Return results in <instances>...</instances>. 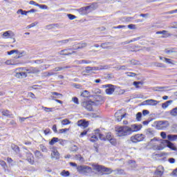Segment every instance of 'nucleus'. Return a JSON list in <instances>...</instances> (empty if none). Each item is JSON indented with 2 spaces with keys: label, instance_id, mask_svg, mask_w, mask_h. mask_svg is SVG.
<instances>
[{
  "label": "nucleus",
  "instance_id": "f257e3e1",
  "mask_svg": "<svg viewBox=\"0 0 177 177\" xmlns=\"http://www.w3.org/2000/svg\"><path fill=\"white\" fill-rule=\"evenodd\" d=\"M150 143L152 149L155 151L163 150L167 147L165 140L153 138Z\"/></svg>",
  "mask_w": 177,
  "mask_h": 177
},
{
  "label": "nucleus",
  "instance_id": "f03ea898",
  "mask_svg": "<svg viewBox=\"0 0 177 177\" xmlns=\"http://www.w3.org/2000/svg\"><path fill=\"white\" fill-rule=\"evenodd\" d=\"M94 170H96L100 175H110L113 173L111 168L106 167L105 166L92 165Z\"/></svg>",
  "mask_w": 177,
  "mask_h": 177
},
{
  "label": "nucleus",
  "instance_id": "7ed1b4c3",
  "mask_svg": "<svg viewBox=\"0 0 177 177\" xmlns=\"http://www.w3.org/2000/svg\"><path fill=\"white\" fill-rule=\"evenodd\" d=\"M131 130L128 129V126H121L115 128L116 136L118 137L129 136L131 134Z\"/></svg>",
  "mask_w": 177,
  "mask_h": 177
},
{
  "label": "nucleus",
  "instance_id": "20e7f679",
  "mask_svg": "<svg viewBox=\"0 0 177 177\" xmlns=\"http://www.w3.org/2000/svg\"><path fill=\"white\" fill-rule=\"evenodd\" d=\"M77 171L84 175L93 174V169L89 166L81 165L77 167Z\"/></svg>",
  "mask_w": 177,
  "mask_h": 177
},
{
  "label": "nucleus",
  "instance_id": "39448f33",
  "mask_svg": "<svg viewBox=\"0 0 177 177\" xmlns=\"http://www.w3.org/2000/svg\"><path fill=\"white\" fill-rule=\"evenodd\" d=\"M145 139V136L142 133L140 134H136L133 136L131 137L130 140L133 142V143H138L140 142L143 141Z\"/></svg>",
  "mask_w": 177,
  "mask_h": 177
},
{
  "label": "nucleus",
  "instance_id": "423d86ee",
  "mask_svg": "<svg viewBox=\"0 0 177 177\" xmlns=\"http://www.w3.org/2000/svg\"><path fill=\"white\" fill-rule=\"evenodd\" d=\"M81 106L88 111H93V106L95 104L91 100L84 101L81 103Z\"/></svg>",
  "mask_w": 177,
  "mask_h": 177
},
{
  "label": "nucleus",
  "instance_id": "0eeeda50",
  "mask_svg": "<svg viewBox=\"0 0 177 177\" xmlns=\"http://www.w3.org/2000/svg\"><path fill=\"white\" fill-rule=\"evenodd\" d=\"M103 88H106L105 89V93L108 95H111L116 89V86H113L112 84H105L103 86Z\"/></svg>",
  "mask_w": 177,
  "mask_h": 177
},
{
  "label": "nucleus",
  "instance_id": "6e6552de",
  "mask_svg": "<svg viewBox=\"0 0 177 177\" xmlns=\"http://www.w3.org/2000/svg\"><path fill=\"white\" fill-rule=\"evenodd\" d=\"M169 123L167 120H161L158 122L156 127L158 130H165L168 128Z\"/></svg>",
  "mask_w": 177,
  "mask_h": 177
},
{
  "label": "nucleus",
  "instance_id": "1a4fd4ad",
  "mask_svg": "<svg viewBox=\"0 0 177 177\" xmlns=\"http://www.w3.org/2000/svg\"><path fill=\"white\" fill-rule=\"evenodd\" d=\"M26 160L30 165H35V156L31 152H26Z\"/></svg>",
  "mask_w": 177,
  "mask_h": 177
},
{
  "label": "nucleus",
  "instance_id": "9d476101",
  "mask_svg": "<svg viewBox=\"0 0 177 177\" xmlns=\"http://www.w3.org/2000/svg\"><path fill=\"white\" fill-rule=\"evenodd\" d=\"M94 101H92L94 103L95 106L102 104L105 102V99L102 95H96L94 97Z\"/></svg>",
  "mask_w": 177,
  "mask_h": 177
},
{
  "label": "nucleus",
  "instance_id": "9b49d317",
  "mask_svg": "<svg viewBox=\"0 0 177 177\" xmlns=\"http://www.w3.org/2000/svg\"><path fill=\"white\" fill-rule=\"evenodd\" d=\"M77 126L85 129L89 127V122L84 119H81L77 121Z\"/></svg>",
  "mask_w": 177,
  "mask_h": 177
},
{
  "label": "nucleus",
  "instance_id": "f8f14e48",
  "mask_svg": "<svg viewBox=\"0 0 177 177\" xmlns=\"http://www.w3.org/2000/svg\"><path fill=\"white\" fill-rule=\"evenodd\" d=\"M74 50H75V49H73V48L64 49V50H62L61 51H59V55H64V56H68V55L75 54V51H74Z\"/></svg>",
  "mask_w": 177,
  "mask_h": 177
},
{
  "label": "nucleus",
  "instance_id": "ddd939ff",
  "mask_svg": "<svg viewBox=\"0 0 177 177\" xmlns=\"http://www.w3.org/2000/svg\"><path fill=\"white\" fill-rule=\"evenodd\" d=\"M126 116L127 113H122V110H118V112L115 113V118L118 122H122V119Z\"/></svg>",
  "mask_w": 177,
  "mask_h": 177
},
{
  "label": "nucleus",
  "instance_id": "4468645a",
  "mask_svg": "<svg viewBox=\"0 0 177 177\" xmlns=\"http://www.w3.org/2000/svg\"><path fill=\"white\" fill-rule=\"evenodd\" d=\"M127 129L130 130V133L132 134L134 132L138 131L141 129V127L136 124H131V127H127Z\"/></svg>",
  "mask_w": 177,
  "mask_h": 177
},
{
  "label": "nucleus",
  "instance_id": "2eb2a0df",
  "mask_svg": "<svg viewBox=\"0 0 177 177\" xmlns=\"http://www.w3.org/2000/svg\"><path fill=\"white\" fill-rule=\"evenodd\" d=\"M14 53H16L17 55H18L17 59H19L23 57V55L24 54V51L20 52L18 50H12L11 51L7 52V54H8L9 55H13Z\"/></svg>",
  "mask_w": 177,
  "mask_h": 177
},
{
  "label": "nucleus",
  "instance_id": "dca6fc26",
  "mask_svg": "<svg viewBox=\"0 0 177 177\" xmlns=\"http://www.w3.org/2000/svg\"><path fill=\"white\" fill-rule=\"evenodd\" d=\"M15 77L17 78H26L27 77V73L26 72L24 71H17V72L15 74Z\"/></svg>",
  "mask_w": 177,
  "mask_h": 177
},
{
  "label": "nucleus",
  "instance_id": "f3484780",
  "mask_svg": "<svg viewBox=\"0 0 177 177\" xmlns=\"http://www.w3.org/2000/svg\"><path fill=\"white\" fill-rule=\"evenodd\" d=\"M3 37L5 39H9V38L12 39V37H15V33L12 30H8L3 32Z\"/></svg>",
  "mask_w": 177,
  "mask_h": 177
},
{
  "label": "nucleus",
  "instance_id": "a211bd4d",
  "mask_svg": "<svg viewBox=\"0 0 177 177\" xmlns=\"http://www.w3.org/2000/svg\"><path fill=\"white\" fill-rule=\"evenodd\" d=\"M144 103H145L146 105L154 106L158 104V102L156 100H147L144 101Z\"/></svg>",
  "mask_w": 177,
  "mask_h": 177
},
{
  "label": "nucleus",
  "instance_id": "6ab92c4d",
  "mask_svg": "<svg viewBox=\"0 0 177 177\" xmlns=\"http://www.w3.org/2000/svg\"><path fill=\"white\" fill-rule=\"evenodd\" d=\"M164 167L162 166L160 169H157L156 171H154V175L158 176L160 177H162L164 175Z\"/></svg>",
  "mask_w": 177,
  "mask_h": 177
},
{
  "label": "nucleus",
  "instance_id": "aec40b11",
  "mask_svg": "<svg viewBox=\"0 0 177 177\" xmlns=\"http://www.w3.org/2000/svg\"><path fill=\"white\" fill-rule=\"evenodd\" d=\"M11 149L13 151H15L16 153V154L17 155H20V148L19 147L18 145L14 144V143H12L11 144Z\"/></svg>",
  "mask_w": 177,
  "mask_h": 177
},
{
  "label": "nucleus",
  "instance_id": "412c9836",
  "mask_svg": "<svg viewBox=\"0 0 177 177\" xmlns=\"http://www.w3.org/2000/svg\"><path fill=\"white\" fill-rule=\"evenodd\" d=\"M51 95H53V96H51V98H53V100L59 99L60 97H63L62 94L57 92H51Z\"/></svg>",
  "mask_w": 177,
  "mask_h": 177
},
{
  "label": "nucleus",
  "instance_id": "4be33fe9",
  "mask_svg": "<svg viewBox=\"0 0 177 177\" xmlns=\"http://www.w3.org/2000/svg\"><path fill=\"white\" fill-rule=\"evenodd\" d=\"M21 71L26 73L27 74H32L31 68H30L29 69H27L26 67H21V68H17L16 69V71Z\"/></svg>",
  "mask_w": 177,
  "mask_h": 177
},
{
  "label": "nucleus",
  "instance_id": "5701e85b",
  "mask_svg": "<svg viewBox=\"0 0 177 177\" xmlns=\"http://www.w3.org/2000/svg\"><path fill=\"white\" fill-rule=\"evenodd\" d=\"M87 46V44L86 42H80L77 44V46L74 49L75 50L82 49L86 48Z\"/></svg>",
  "mask_w": 177,
  "mask_h": 177
},
{
  "label": "nucleus",
  "instance_id": "b1692460",
  "mask_svg": "<svg viewBox=\"0 0 177 177\" xmlns=\"http://www.w3.org/2000/svg\"><path fill=\"white\" fill-rule=\"evenodd\" d=\"M51 157L55 158L56 160H58L59 158V153L57 151V149H54L53 151V152L51 153Z\"/></svg>",
  "mask_w": 177,
  "mask_h": 177
},
{
  "label": "nucleus",
  "instance_id": "393cba45",
  "mask_svg": "<svg viewBox=\"0 0 177 177\" xmlns=\"http://www.w3.org/2000/svg\"><path fill=\"white\" fill-rule=\"evenodd\" d=\"M165 144L167 145L168 148L171 149V150H176V148L174 147V144L169 142L167 140H165Z\"/></svg>",
  "mask_w": 177,
  "mask_h": 177
},
{
  "label": "nucleus",
  "instance_id": "a878e982",
  "mask_svg": "<svg viewBox=\"0 0 177 177\" xmlns=\"http://www.w3.org/2000/svg\"><path fill=\"white\" fill-rule=\"evenodd\" d=\"M1 113L3 114V116L4 117H12V114L10 113V111L8 109L3 110L1 111Z\"/></svg>",
  "mask_w": 177,
  "mask_h": 177
},
{
  "label": "nucleus",
  "instance_id": "bb28decb",
  "mask_svg": "<svg viewBox=\"0 0 177 177\" xmlns=\"http://www.w3.org/2000/svg\"><path fill=\"white\" fill-rule=\"evenodd\" d=\"M172 102H173V100L166 101L165 103L162 104V109H166L167 107H169V105L171 104Z\"/></svg>",
  "mask_w": 177,
  "mask_h": 177
},
{
  "label": "nucleus",
  "instance_id": "cd10ccee",
  "mask_svg": "<svg viewBox=\"0 0 177 177\" xmlns=\"http://www.w3.org/2000/svg\"><path fill=\"white\" fill-rule=\"evenodd\" d=\"M71 123V122L68 119H64L61 121V124L62 126H67L69 125Z\"/></svg>",
  "mask_w": 177,
  "mask_h": 177
},
{
  "label": "nucleus",
  "instance_id": "c85d7f7f",
  "mask_svg": "<svg viewBox=\"0 0 177 177\" xmlns=\"http://www.w3.org/2000/svg\"><path fill=\"white\" fill-rule=\"evenodd\" d=\"M176 48H170L169 50L166 49L165 50V53L166 54H171V53H176Z\"/></svg>",
  "mask_w": 177,
  "mask_h": 177
},
{
  "label": "nucleus",
  "instance_id": "c756f323",
  "mask_svg": "<svg viewBox=\"0 0 177 177\" xmlns=\"http://www.w3.org/2000/svg\"><path fill=\"white\" fill-rule=\"evenodd\" d=\"M167 138L169 139V140L170 141H174V140H177V135H168Z\"/></svg>",
  "mask_w": 177,
  "mask_h": 177
},
{
  "label": "nucleus",
  "instance_id": "7c9ffc66",
  "mask_svg": "<svg viewBox=\"0 0 177 177\" xmlns=\"http://www.w3.org/2000/svg\"><path fill=\"white\" fill-rule=\"evenodd\" d=\"M59 141V138H53V139L50 140L49 142V145L50 146H53L55 144H56Z\"/></svg>",
  "mask_w": 177,
  "mask_h": 177
},
{
  "label": "nucleus",
  "instance_id": "2f4dec72",
  "mask_svg": "<svg viewBox=\"0 0 177 177\" xmlns=\"http://www.w3.org/2000/svg\"><path fill=\"white\" fill-rule=\"evenodd\" d=\"M113 138V135L111 134V132L106 133L105 136V140H111Z\"/></svg>",
  "mask_w": 177,
  "mask_h": 177
},
{
  "label": "nucleus",
  "instance_id": "473e14b6",
  "mask_svg": "<svg viewBox=\"0 0 177 177\" xmlns=\"http://www.w3.org/2000/svg\"><path fill=\"white\" fill-rule=\"evenodd\" d=\"M35 157H36L37 159H39L42 156V153L39 151H34Z\"/></svg>",
  "mask_w": 177,
  "mask_h": 177
},
{
  "label": "nucleus",
  "instance_id": "72a5a7b5",
  "mask_svg": "<svg viewBox=\"0 0 177 177\" xmlns=\"http://www.w3.org/2000/svg\"><path fill=\"white\" fill-rule=\"evenodd\" d=\"M114 171L115 172V175H123L124 174V171L122 169H116Z\"/></svg>",
  "mask_w": 177,
  "mask_h": 177
},
{
  "label": "nucleus",
  "instance_id": "f704fd0d",
  "mask_svg": "<svg viewBox=\"0 0 177 177\" xmlns=\"http://www.w3.org/2000/svg\"><path fill=\"white\" fill-rule=\"evenodd\" d=\"M110 144L112 145L113 146H116L118 142H117V139L116 138H112L109 140Z\"/></svg>",
  "mask_w": 177,
  "mask_h": 177
},
{
  "label": "nucleus",
  "instance_id": "c9c22d12",
  "mask_svg": "<svg viewBox=\"0 0 177 177\" xmlns=\"http://www.w3.org/2000/svg\"><path fill=\"white\" fill-rule=\"evenodd\" d=\"M31 74H37L39 73V70H38L37 68L31 67Z\"/></svg>",
  "mask_w": 177,
  "mask_h": 177
},
{
  "label": "nucleus",
  "instance_id": "e433bc0d",
  "mask_svg": "<svg viewBox=\"0 0 177 177\" xmlns=\"http://www.w3.org/2000/svg\"><path fill=\"white\" fill-rule=\"evenodd\" d=\"M97 140H98V138H97V137L96 135H93V136H91V138L89 139V141H91V142H97Z\"/></svg>",
  "mask_w": 177,
  "mask_h": 177
},
{
  "label": "nucleus",
  "instance_id": "4c0bfd02",
  "mask_svg": "<svg viewBox=\"0 0 177 177\" xmlns=\"http://www.w3.org/2000/svg\"><path fill=\"white\" fill-rule=\"evenodd\" d=\"M68 68H70V66L56 67L55 68V71L58 72V71H62L63 69H68Z\"/></svg>",
  "mask_w": 177,
  "mask_h": 177
},
{
  "label": "nucleus",
  "instance_id": "58836bf2",
  "mask_svg": "<svg viewBox=\"0 0 177 177\" xmlns=\"http://www.w3.org/2000/svg\"><path fill=\"white\" fill-rule=\"evenodd\" d=\"M69 175H70V172L68 171L64 170L61 172V176H62L67 177V176H69Z\"/></svg>",
  "mask_w": 177,
  "mask_h": 177
},
{
  "label": "nucleus",
  "instance_id": "ea45409f",
  "mask_svg": "<svg viewBox=\"0 0 177 177\" xmlns=\"http://www.w3.org/2000/svg\"><path fill=\"white\" fill-rule=\"evenodd\" d=\"M72 102L75 103V104H80L79 99L77 97H72Z\"/></svg>",
  "mask_w": 177,
  "mask_h": 177
},
{
  "label": "nucleus",
  "instance_id": "a19ab883",
  "mask_svg": "<svg viewBox=\"0 0 177 177\" xmlns=\"http://www.w3.org/2000/svg\"><path fill=\"white\" fill-rule=\"evenodd\" d=\"M88 95V91L84 90L82 93H81V97H87Z\"/></svg>",
  "mask_w": 177,
  "mask_h": 177
},
{
  "label": "nucleus",
  "instance_id": "79ce46f5",
  "mask_svg": "<svg viewBox=\"0 0 177 177\" xmlns=\"http://www.w3.org/2000/svg\"><path fill=\"white\" fill-rule=\"evenodd\" d=\"M142 119V113L140 112L136 113V120L140 122Z\"/></svg>",
  "mask_w": 177,
  "mask_h": 177
},
{
  "label": "nucleus",
  "instance_id": "37998d69",
  "mask_svg": "<svg viewBox=\"0 0 177 177\" xmlns=\"http://www.w3.org/2000/svg\"><path fill=\"white\" fill-rule=\"evenodd\" d=\"M78 149H79V148L76 145H72L71 147V151H73V152H75V151H78Z\"/></svg>",
  "mask_w": 177,
  "mask_h": 177
},
{
  "label": "nucleus",
  "instance_id": "c03bdc74",
  "mask_svg": "<svg viewBox=\"0 0 177 177\" xmlns=\"http://www.w3.org/2000/svg\"><path fill=\"white\" fill-rule=\"evenodd\" d=\"M28 12H29L23 10H21V9H19V10H17V14L21 13V15H26L27 13H28Z\"/></svg>",
  "mask_w": 177,
  "mask_h": 177
},
{
  "label": "nucleus",
  "instance_id": "a18cd8bd",
  "mask_svg": "<svg viewBox=\"0 0 177 177\" xmlns=\"http://www.w3.org/2000/svg\"><path fill=\"white\" fill-rule=\"evenodd\" d=\"M140 84L143 85V82H133V85L136 86V88H140Z\"/></svg>",
  "mask_w": 177,
  "mask_h": 177
},
{
  "label": "nucleus",
  "instance_id": "49530a36",
  "mask_svg": "<svg viewBox=\"0 0 177 177\" xmlns=\"http://www.w3.org/2000/svg\"><path fill=\"white\" fill-rule=\"evenodd\" d=\"M127 77H135L136 76V74L133 72H127Z\"/></svg>",
  "mask_w": 177,
  "mask_h": 177
},
{
  "label": "nucleus",
  "instance_id": "de8ad7c7",
  "mask_svg": "<svg viewBox=\"0 0 177 177\" xmlns=\"http://www.w3.org/2000/svg\"><path fill=\"white\" fill-rule=\"evenodd\" d=\"M171 115L175 117L177 116V108H175L171 111Z\"/></svg>",
  "mask_w": 177,
  "mask_h": 177
},
{
  "label": "nucleus",
  "instance_id": "09e8293b",
  "mask_svg": "<svg viewBox=\"0 0 177 177\" xmlns=\"http://www.w3.org/2000/svg\"><path fill=\"white\" fill-rule=\"evenodd\" d=\"M67 17L68 18H69L70 20H74L76 19V16L71 14H68Z\"/></svg>",
  "mask_w": 177,
  "mask_h": 177
},
{
  "label": "nucleus",
  "instance_id": "8fccbe9b",
  "mask_svg": "<svg viewBox=\"0 0 177 177\" xmlns=\"http://www.w3.org/2000/svg\"><path fill=\"white\" fill-rule=\"evenodd\" d=\"M42 109L43 110L45 111V112H52V108H47V107H45V106H42Z\"/></svg>",
  "mask_w": 177,
  "mask_h": 177
},
{
  "label": "nucleus",
  "instance_id": "3c124183",
  "mask_svg": "<svg viewBox=\"0 0 177 177\" xmlns=\"http://www.w3.org/2000/svg\"><path fill=\"white\" fill-rule=\"evenodd\" d=\"M88 132V130H84V131L80 133V137L82 138V137L86 136Z\"/></svg>",
  "mask_w": 177,
  "mask_h": 177
},
{
  "label": "nucleus",
  "instance_id": "603ef678",
  "mask_svg": "<svg viewBox=\"0 0 177 177\" xmlns=\"http://www.w3.org/2000/svg\"><path fill=\"white\" fill-rule=\"evenodd\" d=\"M100 134H101V133H100V129H96V130L94 131L93 136H96L97 137V136H100Z\"/></svg>",
  "mask_w": 177,
  "mask_h": 177
},
{
  "label": "nucleus",
  "instance_id": "864d4df0",
  "mask_svg": "<svg viewBox=\"0 0 177 177\" xmlns=\"http://www.w3.org/2000/svg\"><path fill=\"white\" fill-rule=\"evenodd\" d=\"M69 131V129H61L59 130V133L62 134Z\"/></svg>",
  "mask_w": 177,
  "mask_h": 177
},
{
  "label": "nucleus",
  "instance_id": "5fc2aeb1",
  "mask_svg": "<svg viewBox=\"0 0 177 177\" xmlns=\"http://www.w3.org/2000/svg\"><path fill=\"white\" fill-rule=\"evenodd\" d=\"M136 26L135 24H129L127 26V28H129L130 30H135L136 28Z\"/></svg>",
  "mask_w": 177,
  "mask_h": 177
},
{
  "label": "nucleus",
  "instance_id": "6e6d98bb",
  "mask_svg": "<svg viewBox=\"0 0 177 177\" xmlns=\"http://www.w3.org/2000/svg\"><path fill=\"white\" fill-rule=\"evenodd\" d=\"M165 61L166 63L169 64H173V61L171 60V59H168L165 57Z\"/></svg>",
  "mask_w": 177,
  "mask_h": 177
},
{
  "label": "nucleus",
  "instance_id": "4d7b16f0",
  "mask_svg": "<svg viewBox=\"0 0 177 177\" xmlns=\"http://www.w3.org/2000/svg\"><path fill=\"white\" fill-rule=\"evenodd\" d=\"M39 148L41 149L42 151H47L46 147L44 145H39Z\"/></svg>",
  "mask_w": 177,
  "mask_h": 177
},
{
  "label": "nucleus",
  "instance_id": "13d9d810",
  "mask_svg": "<svg viewBox=\"0 0 177 177\" xmlns=\"http://www.w3.org/2000/svg\"><path fill=\"white\" fill-rule=\"evenodd\" d=\"M44 133L45 136L48 135L49 133H50V129H46L45 130H44Z\"/></svg>",
  "mask_w": 177,
  "mask_h": 177
},
{
  "label": "nucleus",
  "instance_id": "bf43d9fd",
  "mask_svg": "<svg viewBox=\"0 0 177 177\" xmlns=\"http://www.w3.org/2000/svg\"><path fill=\"white\" fill-rule=\"evenodd\" d=\"M99 137V139L100 140H104V141H106V136H104L103 134H100V136H98Z\"/></svg>",
  "mask_w": 177,
  "mask_h": 177
},
{
  "label": "nucleus",
  "instance_id": "052dcab7",
  "mask_svg": "<svg viewBox=\"0 0 177 177\" xmlns=\"http://www.w3.org/2000/svg\"><path fill=\"white\" fill-rule=\"evenodd\" d=\"M29 4H30V5H33V6H39V4H37L35 1H29Z\"/></svg>",
  "mask_w": 177,
  "mask_h": 177
},
{
  "label": "nucleus",
  "instance_id": "680f3d73",
  "mask_svg": "<svg viewBox=\"0 0 177 177\" xmlns=\"http://www.w3.org/2000/svg\"><path fill=\"white\" fill-rule=\"evenodd\" d=\"M160 136L162 138V139H166L167 138V133L165 132H162L160 133Z\"/></svg>",
  "mask_w": 177,
  "mask_h": 177
},
{
  "label": "nucleus",
  "instance_id": "e2e57ef3",
  "mask_svg": "<svg viewBox=\"0 0 177 177\" xmlns=\"http://www.w3.org/2000/svg\"><path fill=\"white\" fill-rule=\"evenodd\" d=\"M149 110H143L142 111V115H144V116H146V115H149Z\"/></svg>",
  "mask_w": 177,
  "mask_h": 177
},
{
  "label": "nucleus",
  "instance_id": "0e129e2a",
  "mask_svg": "<svg viewBox=\"0 0 177 177\" xmlns=\"http://www.w3.org/2000/svg\"><path fill=\"white\" fill-rule=\"evenodd\" d=\"M91 8V6H86V7L82 8L81 10H84V11H87V10H88Z\"/></svg>",
  "mask_w": 177,
  "mask_h": 177
},
{
  "label": "nucleus",
  "instance_id": "69168bd1",
  "mask_svg": "<svg viewBox=\"0 0 177 177\" xmlns=\"http://www.w3.org/2000/svg\"><path fill=\"white\" fill-rule=\"evenodd\" d=\"M37 7H39L40 8H42V9H47L48 8V6L46 5L39 4V6H37Z\"/></svg>",
  "mask_w": 177,
  "mask_h": 177
},
{
  "label": "nucleus",
  "instance_id": "338daca9",
  "mask_svg": "<svg viewBox=\"0 0 177 177\" xmlns=\"http://www.w3.org/2000/svg\"><path fill=\"white\" fill-rule=\"evenodd\" d=\"M0 165L2 167L6 166V162H4L3 160H0Z\"/></svg>",
  "mask_w": 177,
  "mask_h": 177
},
{
  "label": "nucleus",
  "instance_id": "774afa93",
  "mask_svg": "<svg viewBox=\"0 0 177 177\" xmlns=\"http://www.w3.org/2000/svg\"><path fill=\"white\" fill-rule=\"evenodd\" d=\"M52 129H53V131L55 133H57V125H56V124H53Z\"/></svg>",
  "mask_w": 177,
  "mask_h": 177
}]
</instances>
